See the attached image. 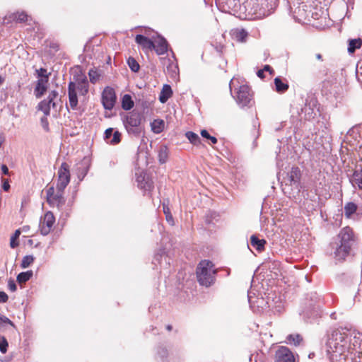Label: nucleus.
Masks as SVG:
<instances>
[{
  "label": "nucleus",
  "mask_w": 362,
  "mask_h": 362,
  "mask_svg": "<svg viewBox=\"0 0 362 362\" xmlns=\"http://www.w3.org/2000/svg\"><path fill=\"white\" fill-rule=\"evenodd\" d=\"M313 356H314V354H313V353L310 354H309V358H313Z\"/></svg>",
  "instance_id": "59"
},
{
  "label": "nucleus",
  "mask_w": 362,
  "mask_h": 362,
  "mask_svg": "<svg viewBox=\"0 0 362 362\" xmlns=\"http://www.w3.org/2000/svg\"><path fill=\"white\" fill-rule=\"evenodd\" d=\"M274 84L276 90L278 93H284L288 88V83L282 81V80L278 77L274 79Z\"/></svg>",
  "instance_id": "25"
},
{
  "label": "nucleus",
  "mask_w": 362,
  "mask_h": 362,
  "mask_svg": "<svg viewBox=\"0 0 362 362\" xmlns=\"http://www.w3.org/2000/svg\"><path fill=\"white\" fill-rule=\"evenodd\" d=\"M257 76H258V77H259V78H264V70H262V69L259 70V71H257Z\"/></svg>",
  "instance_id": "52"
},
{
  "label": "nucleus",
  "mask_w": 362,
  "mask_h": 362,
  "mask_svg": "<svg viewBox=\"0 0 362 362\" xmlns=\"http://www.w3.org/2000/svg\"><path fill=\"white\" fill-rule=\"evenodd\" d=\"M135 41L145 53L152 51L154 48V42L143 35H137Z\"/></svg>",
  "instance_id": "15"
},
{
  "label": "nucleus",
  "mask_w": 362,
  "mask_h": 362,
  "mask_svg": "<svg viewBox=\"0 0 362 362\" xmlns=\"http://www.w3.org/2000/svg\"><path fill=\"white\" fill-rule=\"evenodd\" d=\"M167 329H168V330H171L172 327H171L170 325H168V326H167Z\"/></svg>",
  "instance_id": "58"
},
{
  "label": "nucleus",
  "mask_w": 362,
  "mask_h": 362,
  "mask_svg": "<svg viewBox=\"0 0 362 362\" xmlns=\"http://www.w3.org/2000/svg\"><path fill=\"white\" fill-rule=\"evenodd\" d=\"M3 185H2V187L4 189V191H8L10 188V185L8 182L7 180H3Z\"/></svg>",
  "instance_id": "48"
},
{
  "label": "nucleus",
  "mask_w": 362,
  "mask_h": 362,
  "mask_svg": "<svg viewBox=\"0 0 362 362\" xmlns=\"http://www.w3.org/2000/svg\"><path fill=\"white\" fill-rule=\"evenodd\" d=\"M234 83H235V80L234 79H232L230 82V84H229V86H230V92L232 93L233 91V88L234 87Z\"/></svg>",
  "instance_id": "53"
},
{
  "label": "nucleus",
  "mask_w": 362,
  "mask_h": 362,
  "mask_svg": "<svg viewBox=\"0 0 362 362\" xmlns=\"http://www.w3.org/2000/svg\"><path fill=\"white\" fill-rule=\"evenodd\" d=\"M4 82V78L0 75V86Z\"/></svg>",
  "instance_id": "57"
},
{
  "label": "nucleus",
  "mask_w": 362,
  "mask_h": 362,
  "mask_svg": "<svg viewBox=\"0 0 362 362\" xmlns=\"http://www.w3.org/2000/svg\"><path fill=\"white\" fill-rule=\"evenodd\" d=\"M13 18L17 22L21 23L28 20V15L23 11L17 12L13 14Z\"/></svg>",
  "instance_id": "36"
},
{
  "label": "nucleus",
  "mask_w": 362,
  "mask_h": 362,
  "mask_svg": "<svg viewBox=\"0 0 362 362\" xmlns=\"http://www.w3.org/2000/svg\"><path fill=\"white\" fill-rule=\"evenodd\" d=\"M168 153L166 146H161L158 151V160L160 163H165L168 159Z\"/></svg>",
  "instance_id": "30"
},
{
  "label": "nucleus",
  "mask_w": 362,
  "mask_h": 362,
  "mask_svg": "<svg viewBox=\"0 0 362 362\" xmlns=\"http://www.w3.org/2000/svg\"><path fill=\"white\" fill-rule=\"evenodd\" d=\"M88 76L91 83H95L98 81L100 78V74L97 70L90 69L88 72Z\"/></svg>",
  "instance_id": "37"
},
{
  "label": "nucleus",
  "mask_w": 362,
  "mask_h": 362,
  "mask_svg": "<svg viewBox=\"0 0 362 362\" xmlns=\"http://www.w3.org/2000/svg\"><path fill=\"white\" fill-rule=\"evenodd\" d=\"M8 344L6 339L4 336H0V351L5 354L7 351Z\"/></svg>",
  "instance_id": "39"
},
{
  "label": "nucleus",
  "mask_w": 362,
  "mask_h": 362,
  "mask_svg": "<svg viewBox=\"0 0 362 362\" xmlns=\"http://www.w3.org/2000/svg\"><path fill=\"white\" fill-rule=\"evenodd\" d=\"M141 117L139 113L132 112L123 118V124L127 132L135 136H139L142 132Z\"/></svg>",
  "instance_id": "5"
},
{
  "label": "nucleus",
  "mask_w": 362,
  "mask_h": 362,
  "mask_svg": "<svg viewBox=\"0 0 362 362\" xmlns=\"http://www.w3.org/2000/svg\"><path fill=\"white\" fill-rule=\"evenodd\" d=\"M20 234H21L20 230H16L15 231L14 234L11 238L10 246L11 248H15L18 245V243L16 240L18 238Z\"/></svg>",
  "instance_id": "38"
},
{
  "label": "nucleus",
  "mask_w": 362,
  "mask_h": 362,
  "mask_svg": "<svg viewBox=\"0 0 362 362\" xmlns=\"http://www.w3.org/2000/svg\"><path fill=\"white\" fill-rule=\"evenodd\" d=\"M255 293L254 292L253 290L251 289V290L248 291L247 298H248V301H249L250 308L252 309H253L254 310H255L256 307L258 310L259 308H261L262 310H264V307L266 306V305L268 303L265 302L262 298H257L255 300H254L253 298H255Z\"/></svg>",
  "instance_id": "14"
},
{
  "label": "nucleus",
  "mask_w": 362,
  "mask_h": 362,
  "mask_svg": "<svg viewBox=\"0 0 362 362\" xmlns=\"http://www.w3.org/2000/svg\"><path fill=\"white\" fill-rule=\"evenodd\" d=\"M358 209L357 205L354 202H348L344 207V216L347 218H352V216L356 214Z\"/></svg>",
  "instance_id": "22"
},
{
  "label": "nucleus",
  "mask_w": 362,
  "mask_h": 362,
  "mask_svg": "<svg viewBox=\"0 0 362 362\" xmlns=\"http://www.w3.org/2000/svg\"><path fill=\"white\" fill-rule=\"evenodd\" d=\"M216 270L209 260H202L197 269V276L199 283L206 287L210 286L215 281Z\"/></svg>",
  "instance_id": "4"
},
{
  "label": "nucleus",
  "mask_w": 362,
  "mask_h": 362,
  "mask_svg": "<svg viewBox=\"0 0 362 362\" xmlns=\"http://www.w3.org/2000/svg\"><path fill=\"white\" fill-rule=\"evenodd\" d=\"M1 170H2V173L4 175H8V168H7V166L6 165H2Z\"/></svg>",
  "instance_id": "50"
},
{
  "label": "nucleus",
  "mask_w": 362,
  "mask_h": 362,
  "mask_svg": "<svg viewBox=\"0 0 362 362\" xmlns=\"http://www.w3.org/2000/svg\"><path fill=\"white\" fill-rule=\"evenodd\" d=\"M232 37L238 42H244L246 41L248 33L243 28H235L230 31Z\"/></svg>",
  "instance_id": "18"
},
{
  "label": "nucleus",
  "mask_w": 362,
  "mask_h": 362,
  "mask_svg": "<svg viewBox=\"0 0 362 362\" xmlns=\"http://www.w3.org/2000/svg\"><path fill=\"white\" fill-rule=\"evenodd\" d=\"M40 122H41V125H42V128L45 131H48L49 130V122H48L47 117L46 115H45L43 117L41 118Z\"/></svg>",
  "instance_id": "44"
},
{
  "label": "nucleus",
  "mask_w": 362,
  "mask_h": 362,
  "mask_svg": "<svg viewBox=\"0 0 362 362\" xmlns=\"http://www.w3.org/2000/svg\"><path fill=\"white\" fill-rule=\"evenodd\" d=\"M164 125L165 123L162 119H155L151 124V130L156 134H159L163 130Z\"/></svg>",
  "instance_id": "24"
},
{
  "label": "nucleus",
  "mask_w": 362,
  "mask_h": 362,
  "mask_svg": "<svg viewBox=\"0 0 362 362\" xmlns=\"http://www.w3.org/2000/svg\"><path fill=\"white\" fill-rule=\"evenodd\" d=\"M52 103L47 101L46 100H44L41 101L38 105V110H41L45 115L48 116L50 113V107H51Z\"/></svg>",
  "instance_id": "28"
},
{
  "label": "nucleus",
  "mask_w": 362,
  "mask_h": 362,
  "mask_svg": "<svg viewBox=\"0 0 362 362\" xmlns=\"http://www.w3.org/2000/svg\"><path fill=\"white\" fill-rule=\"evenodd\" d=\"M70 182V173L69 165L63 163L58 170V181L57 190L64 191Z\"/></svg>",
  "instance_id": "9"
},
{
  "label": "nucleus",
  "mask_w": 362,
  "mask_h": 362,
  "mask_svg": "<svg viewBox=\"0 0 362 362\" xmlns=\"http://www.w3.org/2000/svg\"><path fill=\"white\" fill-rule=\"evenodd\" d=\"M133 106L134 102L132 97L128 94L124 95L122 100V107L125 110H129Z\"/></svg>",
  "instance_id": "27"
},
{
  "label": "nucleus",
  "mask_w": 362,
  "mask_h": 362,
  "mask_svg": "<svg viewBox=\"0 0 362 362\" xmlns=\"http://www.w3.org/2000/svg\"><path fill=\"white\" fill-rule=\"evenodd\" d=\"M250 244L258 252H262L264 250L266 240L264 239H259L256 235H252L250 237Z\"/></svg>",
  "instance_id": "20"
},
{
  "label": "nucleus",
  "mask_w": 362,
  "mask_h": 362,
  "mask_svg": "<svg viewBox=\"0 0 362 362\" xmlns=\"http://www.w3.org/2000/svg\"><path fill=\"white\" fill-rule=\"evenodd\" d=\"M64 191L57 190L55 193L54 187L51 186L46 190L47 202L51 206H56L61 210L65 204L63 196Z\"/></svg>",
  "instance_id": "7"
},
{
  "label": "nucleus",
  "mask_w": 362,
  "mask_h": 362,
  "mask_svg": "<svg viewBox=\"0 0 362 362\" xmlns=\"http://www.w3.org/2000/svg\"><path fill=\"white\" fill-rule=\"evenodd\" d=\"M302 111L305 113V117L307 119H313L316 116L317 111H318L317 101L312 99L307 102Z\"/></svg>",
  "instance_id": "16"
},
{
  "label": "nucleus",
  "mask_w": 362,
  "mask_h": 362,
  "mask_svg": "<svg viewBox=\"0 0 362 362\" xmlns=\"http://www.w3.org/2000/svg\"><path fill=\"white\" fill-rule=\"evenodd\" d=\"M166 219L168 222H173V217L170 214L166 215Z\"/></svg>",
  "instance_id": "54"
},
{
  "label": "nucleus",
  "mask_w": 362,
  "mask_h": 362,
  "mask_svg": "<svg viewBox=\"0 0 362 362\" xmlns=\"http://www.w3.org/2000/svg\"><path fill=\"white\" fill-rule=\"evenodd\" d=\"M116 94L115 90L109 86L104 88L102 93V103L105 110H111L116 103Z\"/></svg>",
  "instance_id": "11"
},
{
  "label": "nucleus",
  "mask_w": 362,
  "mask_h": 362,
  "mask_svg": "<svg viewBox=\"0 0 362 362\" xmlns=\"http://www.w3.org/2000/svg\"><path fill=\"white\" fill-rule=\"evenodd\" d=\"M262 70H264V71H269L271 74L273 72V69L269 65H265Z\"/></svg>",
  "instance_id": "51"
},
{
  "label": "nucleus",
  "mask_w": 362,
  "mask_h": 362,
  "mask_svg": "<svg viewBox=\"0 0 362 362\" xmlns=\"http://www.w3.org/2000/svg\"><path fill=\"white\" fill-rule=\"evenodd\" d=\"M302 337L300 334H290L287 337V340L289 344H293L295 346L299 345L302 341Z\"/></svg>",
  "instance_id": "32"
},
{
  "label": "nucleus",
  "mask_w": 362,
  "mask_h": 362,
  "mask_svg": "<svg viewBox=\"0 0 362 362\" xmlns=\"http://www.w3.org/2000/svg\"><path fill=\"white\" fill-rule=\"evenodd\" d=\"M300 177L301 172L299 168L293 167L291 170L287 173L284 182L286 185L293 186L299 191Z\"/></svg>",
  "instance_id": "12"
},
{
  "label": "nucleus",
  "mask_w": 362,
  "mask_h": 362,
  "mask_svg": "<svg viewBox=\"0 0 362 362\" xmlns=\"http://www.w3.org/2000/svg\"><path fill=\"white\" fill-rule=\"evenodd\" d=\"M47 82L48 81L47 78H39L37 80V83L35 88V94L37 98L42 97L46 91Z\"/></svg>",
  "instance_id": "19"
},
{
  "label": "nucleus",
  "mask_w": 362,
  "mask_h": 362,
  "mask_svg": "<svg viewBox=\"0 0 362 362\" xmlns=\"http://www.w3.org/2000/svg\"><path fill=\"white\" fill-rule=\"evenodd\" d=\"M7 324L12 326L13 325V322L8 317L0 314V327H2Z\"/></svg>",
  "instance_id": "42"
},
{
  "label": "nucleus",
  "mask_w": 362,
  "mask_h": 362,
  "mask_svg": "<svg viewBox=\"0 0 362 362\" xmlns=\"http://www.w3.org/2000/svg\"><path fill=\"white\" fill-rule=\"evenodd\" d=\"M173 90L169 85H164L160 92L159 100L162 103H165L172 95Z\"/></svg>",
  "instance_id": "23"
},
{
  "label": "nucleus",
  "mask_w": 362,
  "mask_h": 362,
  "mask_svg": "<svg viewBox=\"0 0 362 362\" xmlns=\"http://www.w3.org/2000/svg\"><path fill=\"white\" fill-rule=\"evenodd\" d=\"M163 211L165 214V215L170 214V210L168 207H165V205H163Z\"/></svg>",
  "instance_id": "55"
},
{
  "label": "nucleus",
  "mask_w": 362,
  "mask_h": 362,
  "mask_svg": "<svg viewBox=\"0 0 362 362\" xmlns=\"http://www.w3.org/2000/svg\"><path fill=\"white\" fill-rule=\"evenodd\" d=\"M55 218L51 211H47L40 218L39 228L42 235H48L52 229Z\"/></svg>",
  "instance_id": "10"
},
{
  "label": "nucleus",
  "mask_w": 362,
  "mask_h": 362,
  "mask_svg": "<svg viewBox=\"0 0 362 362\" xmlns=\"http://www.w3.org/2000/svg\"><path fill=\"white\" fill-rule=\"evenodd\" d=\"M326 346L332 362H362V333L337 329L332 332Z\"/></svg>",
  "instance_id": "1"
},
{
  "label": "nucleus",
  "mask_w": 362,
  "mask_h": 362,
  "mask_svg": "<svg viewBox=\"0 0 362 362\" xmlns=\"http://www.w3.org/2000/svg\"><path fill=\"white\" fill-rule=\"evenodd\" d=\"M113 133L114 132H113L112 128H109V129H106L105 132V139L106 141L110 140V138L112 137Z\"/></svg>",
  "instance_id": "46"
},
{
  "label": "nucleus",
  "mask_w": 362,
  "mask_h": 362,
  "mask_svg": "<svg viewBox=\"0 0 362 362\" xmlns=\"http://www.w3.org/2000/svg\"><path fill=\"white\" fill-rule=\"evenodd\" d=\"M8 299V296L4 292L0 291V303H6Z\"/></svg>",
  "instance_id": "47"
},
{
  "label": "nucleus",
  "mask_w": 362,
  "mask_h": 362,
  "mask_svg": "<svg viewBox=\"0 0 362 362\" xmlns=\"http://www.w3.org/2000/svg\"><path fill=\"white\" fill-rule=\"evenodd\" d=\"M201 135L202 136H203L204 138H206L209 140L211 141V142L214 144H216L217 143V139L214 136H211L209 132L205 130V129H203L201 131Z\"/></svg>",
  "instance_id": "40"
},
{
  "label": "nucleus",
  "mask_w": 362,
  "mask_h": 362,
  "mask_svg": "<svg viewBox=\"0 0 362 362\" xmlns=\"http://www.w3.org/2000/svg\"><path fill=\"white\" fill-rule=\"evenodd\" d=\"M338 238L339 242L336 245L334 255L336 260L342 261L350 255L355 243L352 229L350 227L343 228L338 235Z\"/></svg>",
  "instance_id": "2"
},
{
  "label": "nucleus",
  "mask_w": 362,
  "mask_h": 362,
  "mask_svg": "<svg viewBox=\"0 0 362 362\" xmlns=\"http://www.w3.org/2000/svg\"><path fill=\"white\" fill-rule=\"evenodd\" d=\"M121 141V134L118 131H115L112 137L110 138V140H107V142L112 144L115 145L120 142Z\"/></svg>",
  "instance_id": "35"
},
{
  "label": "nucleus",
  "mask_w": 362,
  "mask_h": 362,
  "mask_svg": "<svg viewBox=\"0 0 362 362\" xmlns=\"http://www.w3.org/2000/svg\"><path fill=\"white\" fill-rule=\"evenodd\" d=\"M37 76L40 78H47L48 80L49 74H47V70L44 68H40L36 70Z\"/></svg>",
  "instance_id": "43"
},
{
  "label": "nucleus",
  "mask_w": 362,
  "mask_h": 362,
  "mask_svg": "<svg viewBox=\"0 0 362 362\" xmlns=\"http://www.w3.org/2000/svg\"><path fill=\"white\" fill-rule=\"evenodd\" d=\"M137 186L144 194H150L153 188V183L151 179L144 171L138 170L135 173Z\"/></svg>",
  "instance_id": "8"
},
{
  "label": "nucleus",
  "mask_w": 362,
  "mask_h": 362,
  "mask_svg": "<svg viewBox=\"0 0 362 362\" xmlns=\"http://www.w3.org/2000/svg\"><path fill=\"white\" fill-rule=\"evenodd\" d=\"M275 362H295L294 356L286 346H281L276 352Z\"/></svg>",
  "instance_id": "13"
},
{
  "label": "nucleus",
  "mask_w": 362,
  "mask_h": 362,
  "mask_svg": "<svg viewBox=\"0 0 362 362\" xmlns=\"http://www.w3.org/2000/svg\"><path fill=\"white\" fill-rule=\"evenodd\" d=\"M316 58L318 60H322V55L320 54H316Z\"/></svg>",
  "instance_id": "56"
},
{
  "label": "nucleus",
  "mask_w": 362,
  "mask_h": 362,
  "mask_svg": "<svg viewBox=\"0 0 362 362\" xmlns=\"http://www.w3.org/2000/svg\"><path fill=\"white\" fill-rule=\"evenodd\" d=\"M185 136L189 139V141L194 145H197L200 143V138L199 136L192 132H187L185 134Z\"/></svg>",
  "instance_id": "31"
},
{
  "label": "nucleus",
  "mask_w": 362,
  "mask_h": 362,
  "mask_svg": "<svg viewBox=\"0 0 362 362\" xmlns=\"http://www.w3.org/2000/svg\"><path fill=\"white\" fill-rule=\"evenodd\" d=\"M351 182L354 187L357 186L360 189H362V170L354 172Z\"/></svg>",
  "instance_id": "26"
},
{
  "label": "nucleus",
  "mask_w": 362,
  "mask_h": 362,
  "mask_svg": "<svg viewBox=\"0 0 362 362\" xmlns=\"http://www.w3.org/2000/svg\"><path fill=\"white\" fill-rule=\"evenodd\" d=\"M57 95L58 93L56 90H52L49 93L47 98L45 100L52 103V107H54L55 103L53 100L57 97Z\"/></svg>",
  "instance_id": "41"
},
{
  "label": "nucleus",
  "mask_w": 362,
  "mask_h": 362,
  "mask_svg": "<svg viewBox=\"0 0 362 362\" xmlns=\"http://www.w3.org/2000/svg\"><path fill=\"white\" fill-rule=\"evenodd\" d=\"M8 289L12 291V292H14L16 288H17V286H16V284L15 283V281L12 279H10L8 282Z\"/></svg>",
  "instance_id": "45"
},
{
  "label": "nucleus",
  "mask_w": 362,
  "mask_h": 362,
  "mask_svg": "<svg viewBox=\"0 0 362 362\" xmlns=\"http://www.w3.org/2000/svg\"><path fill=\"white\" fill-rule=\"evenodd\" d=\"M33 272L31 270L25 272H21L18 275L17 281L20 284L25 283L33 276Z\"/></svg>",
  "instance_id": "29"
},
{
  "label": "nucleus",
  "mask_w": 362,
  "mask_h": 362,
  "mask_svg": "<svg viewBox=\"0 0 362 362\" xmlns=\"http://www.w3.org/2000/svg\"><path fill=\"white\" fill-rule=\"evenodd\" d=\"M362 45V40L361 38L350 39L348 40V52L353 54L355 51L361 48Z\"/></svg>",
  "instance_id": "21"
},
{
  "label": "nucleus",
  "mask_w": 362,
  "mask_h": 362,
  "mask_svg": "<svg viewBox=\"0 0 362 362\" xmlns=\"http://www.w3.org/2000/svg\"><path fill=\"white\" fill-rule=\"evenodd\" d=\"M235 94L233 98L241 108L250 107L253 105L252 94L250 88L247 85L240 86L238 90L235 92Z\"/></svg>",
  "instance_id": "6"
},
{
  "label": "nucleus",
  "mask_w": 362,
  "mask_h": 362,
  "mask_svg": "<svg viewBox=\"0 0 362 362\" xmlns=\"http://www.w3.org/2000/svg\"><path fill=\"white\" fill-rule=\"evenodd\" d=\"M167 350L164 348L160 349V350L158 352V354L160 356V357L163 358L167 355Z\"/></svg>",
  "instance_id": "49"
},
{
  "label": "nucleus",
  "mask_w": 362,
  "mask_h": 362,
  "mask_svg": "<svg viewBox=\"0 0 362 362\" xmlns=\"http://www.w3.org/2000/svg\"><path fill=\"white\" fill-rule=\"evenodd\" d=\"M74 81H70L68 86L69 104L72 110L76 109L78 105L77 93L80 95H86L88 93L89 85L87 78L83 74L74 76Z\"/></svg>",
  "instance_id": "3"
},
{
  "label": "nucleus",
  "mask_w": 362,
  "mask_h": 362,
  "mask_svg": "<svg viewBox=\"0 0 362 362\" xmlns=\"http://www.w3.org/2000/svg\"><path fill=\"white\" fill-rule=\"evenodd\" d=\"M34 262V257L32 255L25 256L21 262V267L23 269L28 268Z\"/></svg>",
  "instance_id": "34"
},
{
  "label": "nucleus",
  "mask_w": 362,
  "mask_h": 362,
  "mask_svg": "<svg viewBox=\"0 0 362 362\" xmlns=\"http://www.w3.org/2000/svg\"><path fill=\"white\" fill-rule=\"evenodd\" d=\"M127 64L132 71L137 72L139 70V64L134 58L129 57L127 59Z\"/></svg>",
  "instance_id": "33"
},
{
  "label": "nucleus",
  "mask_w": 362,
  "mask_h": 362,
  "mask_svg": "<svg viewBox=\"0 0 362 362\" xmlns=\"http://www.w3.org/2000/svg\"><path fill=\"white\" fill-rule=\"evenodd\" d=\"M153 49L158 55L165 54L168 51V42L165 39L162 37H159L158 40L156 41V44L154 43Z\"/></svg>",
  "instance_id": "17"
}]
</instances>
